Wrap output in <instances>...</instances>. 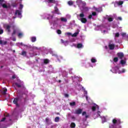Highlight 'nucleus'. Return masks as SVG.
Returning <instances> with one entry per match:
<instances>
[{"instance_id":"obj_1","label":"nucleus","mask_w":128,"mask_h":128,"mask_svg":"<svg viewBox=\"0 0 128 128\" xmlns=\"http://www.w3.org/2000/svg\"><path fill=\"white\" fill-rule=\"evenodd\" d=\"M76 4L80 8V10L82 11L81 14L77 16L79 20H80L82 24H86V22H88V20H86V18H84V12H86L88 10V8L87 7H86V2H82V0H77L76 1Z\"/></svg>"},{"instance_id":"obj_2","label":"nucleus","mask_w":128,"mask_h":128,"mask_svg":"<svg viewBox=\"0 0 128 128\" xmlns=\"http://www.w3.org/2000/svg\"><path fill=\"white\" fill-rule=\"evenodd\" d=\"M3 27L5 28L8 34H12V36H14L15 34L20 32L18 28L14 24H3Z\"/></svg>"},{"instance_id":"obj_3","label":"nucleus","mask_w":128,"mask_h":128,"mask_svg":"<svg viewBox=\"0 0 128 128\" xmlns=\"http://www.w3.org/2000/svg\"><path fill=\"white\" fill-rule=\"evenodd\" d=\"M120 119L115 118L112 119V123L109 126L110 128H120Z\"/></svg>"},{"instance_id":"obj_4","label":"nucleus","mask_w":128,"mask_h":128,"mask_svg":"<svg viewBox=\"0 0 128 128\" xmlns=\"http://www.w3.org/2000/svg\"><path fill=\"white\" fill-rule=\"evenodd\" d=\"M110 70L113 74H124V72H126V69L120 68V65L114 67Z\"/></svg>"},{"instance_id":"obj_5","label":"nucleus","mask_w":128,"mask_h":128,"mask_svg":"<svg viewBox=\"0 0 128 128\" xmlns=\"http://www.w3.org/2000/svg\"><path fill=\"white\" fill-rule=\"evenodd\" d=\"M91 108L92 112H97L98 116H100V111L98 112V106L96 104H91Z\"/></svg>"},{"instance_id":"obj_6","label":"nucleus","mask_w":128,"mask_h":128,"mask_svg":"<svg viewBox=\"0 0 128 128\" xmlns=\"http://www.w3.org/2000/svg\"><path fill=\"white\" fill-rule=\"evenodd\" d=\"M23 8H24V5L20 4V7H19L20 10H16L15 12L16 16H18V18H22V12Z\"/></svg>"},{"instance_id":"obj_7","label":"nucleus","mask_w":128,"mask_h":128,"mask_svg":"<svg viewBox=\"0 0 128 128\" xmlns=\"http://www.w3.org/2000/svg\"><path fill=\"white\" fill-rule=\"evenodd\" d=\"M2 2H4V0H0V4L4 8H6L7 10H10V8L11 6L10 4H2Z\"/></svg>"},{"instance_id":"obj_8","label":"nucleus","mask_w":128,"mask_h":128,"mask_svg":"<svg viewBox=\"0 0 128 128\" xmlns=\"http://www.w3.org/2000/svg\"><path fill=\"white\" fill-rule=\"evenodd\" d=\"M78 90H84V96H86V100H88V96H86V94H88V91L85 90L84 88V87L82 86V85L79 84L78 86H76Z\"/></svg>"},{"instance_id":"obj_9","label":"nucleus","mask_w":128,"mask_h":128,"mask_svg":"<svg viewBox=\"0 0 128 128\" xmlns=\"http://www.w3.org/2000/svg\"><path fill=\"white\" fill-rule=\"evenodd\" d=\"M42 16L43 18H47V20H52V18L53 16H50L48 14H43L42 15Z\"/></svg>"},{"instance_id":"obj_10","label":"nucleus","mask_w":128,"mask_h":128,"mask_svg":"<svg viewBox=\"0 0 128 128\" xmlns=\"http://www.w3.org/2000/svg\"><path fill=\"white\" fill-rule=\"evenodd\" d=\"M51 28H53L54 30L57 28L58 27V23L56 22H54V23L51 24Z\"/></svg>"},{"instance_id":"obj_11","label":"nucleus","mask_w":128,"mask_h":128,"mask_svg":"<svg viewBox=\"0 0 128 128\" xmlns=\"http://www.w3.org/2000/svg\"><path fill=\"white\" fill-rule=\"evenodd\" d=\"M100 28L101 29L102 32L103 34H106V32H108V29H106V28L104 26H100Z\"/></svg>"},{"instance_id":"obj_12","label":"nucleus","mask_w":128,"mask_h":128,"mask_svg":"<svg viewBox=\"0 0 128 128\" xmlns=\"http://www.w3.org/2000/svg\"><path fill=\"white\" fill-rule=\"evenodd\" d=\"M23 84V82H22L20 80H18V83H15V84L18 86V88H20L22 86Z\"/></svg>"},{"instance_id":"obj_13","label":"nucleus","mask_w":128,"mask_h":128,"mask_svg":"<svg viewBox=\"0 0 128 128\" xmlns=\"http://www.w3.org/2000/svg\"><path fill=\"white\" fill-rule=\"evenodd\" d=\"M120 63L123 66H126V59L124 58V60H122Z\"/></svg>"},{"instance_id":"obj_14","label":"nucleus","mask_w":128,"mask_h":128,"mask_svg":"<svg viewBox=\"0 0 128 128\" xmlns=\"http://www.w3.org/2000/svg\"><path fill=\"white\" fill-rule=\"evenodd\" d=\"M75 48H84V45L82 44H78L76 45H74Z\"/></svg>"},{"instance_id":"obj_15","label":"nucleus","mask_w":128,"mask_h":128,"mask_svg":"<svg viewBox=\"0 0 128 128\" xmlns=\"http://www.w3.org/2000/svg\"><path fill=\"white\" fill-rule=\"evenodd\" d=\"M4 118H2V120H1V122H4L6 120H8L10 117V115L8 114H4Z\"/></svg>"},{"instance_id":"obj_16","label":"nucleus","mask_w":128,"mask_h":128,"mask_svg":"<svg viewBox=\"0 0 128 128\" xmlns=\"http://www.w3.org/2000/svg\"><path fill=\"white\" fill-rule=\"evenodd\" d=\"M54 12L55 14H62V13H60V11L58 10V8L56 6L54 7Z\"/></svg>"},{"instance_id":"obj_17","label":"nucleus","mask_w":128,"mask_h":128,"mask_svg":"<svg viewBox=\"0 0 128 128\" xmlns=\"http://www.w3.org/2000/svg\"><path fill=\"white\" fill-rule=\"evenodd\" d=\"M82 112V109H78L75 110V112H74V114H80Z\"/></svg>"},{"instance_id":"obj_18","label":"nucleus","mask_w":128,"mask_h":128,"mask_svg":"<svg viewBox=\"0 0 128 128\" xmlns=\"http://www.w3.org/2000/svg\"><path fill=\"white\" fill-rule=\"evenodd\" d=\"M120 35L123 37V38H126V36L127 38V40H128V34H126V32H122L120 33Z\"/></svg>"},{"instance_id":"obj_19","label":"nucleus","mask_w":128,"mask_h":128,"mask_svg":"<svg viewBox=\"0 0 128 128\" xmlns=\"http://www.w3.org/2000/svg\"><path fill=\"white\" fill-rule=\"evenodd\" d=\"M110 50H114V44H110L108 45Z\"/></svg>"},{"instance_id":"obj_20","label":"nucleus","mask_w":128,"mask_h":128,"mask_svg":"<svg viewBox=\"0 0 128 128\" xmlns=\"http://www.w3.org/2000/svg\"><path fill=\"white\" fill-rule=\"evenodd\" d=\"M47 2L48 4H49V6H50V4H54L56 2L55 0H48Z\"/></svg>"},{"instance_id":"obj_21","label":"nucleus","mask_w":128,"mask_h":128,"mask_svg":"<svg viewBox=\"0 0 128 128\" xmlns=\"http://www.w3.org/2000/svg\"><path fill=\"white\" fill-rule=\"evenodd\" d=\"M118 57L120 58H122V57L124 56V53L120 52L118 53Z\"/></svg>"},{"instance_id":"obj_22","label":"nucleus","mask_w":128,"mask_h":128,"mask_svg":"<svg viewBox=\"0 0 128 128\" xmlns=\"http://www.w3.org/2000/svg\"><path fill=\"white\" fill-rule=\"evenodd\" d=\"M82 116H84L86 118H88L89 116V115L86 114V112H84L82 113Z\"/></svg>"},{"instance_id":"obj_23","label":"nucleus","mask_w":128,"mask_h":128,"mask_svg":"<svg viewBox=\"0 0 128 128\" xmlns=\"http://www.w3.org/2000/svg\"><path fill=\"white\" fill-rule=\"evenodd\" d=\"M61 22H68V19H66V18L64 17H62L60 18Z\"/></svg>"},{"instance_id":"obj_24","label":"nucleus","mask_w":128,"mask_h":128,"mask_svg":"<svg viewBox=\"0 0 128 128\" xmlns=\"http://www.w3.org/2000/svg\"><path fill=\"white\" fill-rule=\"evenodd\" d=\"M80 34V30H77L76 32L72 35V36H76Z\"/></svg>"},{"instance_id":"obj_25","label":"nucleus","mask_w":128,"mask_h":128,"mask_svg":"<svg viewBox=\"0 0 128 128\" xmlns=\"http://www.w3.org/2000/svg\"><path fill=\"white\" fill-rule=\"evenodd\" d=\"M100 118L102 120V122H106V116H100Z\"/></svg>"},{"instance_id":"obj_26","label":"nucleus","mask_w":128,"mask_h":128,"mask_svg":"<svg viewBox=\"0 0 128 128\" xmlns=\"http://www.w3.org/2000/svg\"><path fill=\"white\" fill-rule=\"evenodd\" d=\"M18 98H15L14 100V104H16L17 106H18Z\"/></svg>"},{"instance_id":"obj_27","label":"nucleus","mask_w":128,"mask_h":128,"mask_svg":"<svg viewBox=\"0 0 128 128\" xmlns=\"http://www.w3.org/2000/svg\"><path fill=\"white\" fill-rule=\"evenodd\" d=\"M90 60H91V62H92V64H94V62H97L96 59L94 57L92 58H91Z\"/></svg>"},{"instance_id":"obj_28","label":"nucleus","mask_w":128,"mask_h":128,"mask_svg":"<svg viewBox=\"0 0 128 128\" xmlns=\"http://www.w3.org/2000/svg\"><path fill=\"white\" fill-rule=\"evenodd\" d=\"M122 4H124V2L122 1L117 2H116L114 6H116V4H118V6H122Z\"/></svg>"},{"instance_id":"obj_29","label":"nucleus","mask_w":128,"mask_h":128,"mask_svg":"<svg viewBox=\"0 0 128 128\" xmlns=\"http://www.w3.org/2000/svg\"><path fill=\"white\" fill-rule=\"evenodd\" d=\"M0 44L4 46V44H6V41H2L0 40Z\"/></svg>"},{"instance_id":"obj_30","label":"nucleus","mask_w":128,"mask_h":128,"mask_svg":"<svg viewBox=\"0 0 128 128\" xmlns=\"http://www.w3.org/2000/svg\"><path fill=\"white\" fill-rule=\"evenodd\" d=\"M70 126L71 128H76V124H74V122H72Z\"/></svg>"},{"instance_id":"obj_31","label":"nucleus","mask_w":128,"mask_h":128,"mask_svg":"<svg viewBox=\"0 0 128 128\" xmlns=\"http://www.w3.org/2000/svg\"><path fill=\"white\" fill-rule=\"evenodd\" d=\"M95 10H96V12H100L102 10V8H96Z\"/></svg>"},{"instance_id":"obj_32","label":"nucleus","mask_w":128,"mask_h":128,"mask_svg":"<svg viewBox=\"0 0 128 128\" xmlns=\"http://www.w3.org/2000/svg\"><path fill=\"white\" fill-rule=\"evenodd\" d=\"M6 92H8L6 88H4L2 91L3 94H6Z\"/></svg>"},{"instance_id":"obj_33","label":"nucleus","mask_w":128,"mask_h":128,"mask_svg":"<svg viewBox=\"0 0 128 128\" xmlns=\"http://www.w3.org/2000/svg\"><path fill=\"white\" fill-rule=\"evenodd\" d=\"M16 46H26V45L24 44V43H22V42L16 43Z\"/></svg>"},{"instance_id":"obj_34","label":"nucleus","mask_w":128,"mask_h":128,"mask_svg":"<svg viewBox=\"0 0 128 128\" xmlns=\"http://www.w3.org/2000/svg\"><path fill=\"white\" fill-rule=\"evenodd\" d=\"M70 106H76V102H71L70 104Z\"/></svg>"},{"instance_id":"obj_35","label":"nucleus","mask_w":128,"mask_h":128,"mask_svg":"<svg viewBox=\"0 0 128 128\" xmlns=\"http://www.w3.org/2000/svg\"><path fill=\"white\" fill-rule=\"evenodd\" d=\"M24 36V34L22 32H19L18 34V38H22V36Z\"/></svg>"},{"instance_id":"obj_36","label":"nucleus","mask_w":128,"mask_h":128,"mask_svg":"<svg viewBox=\"0 0 128 128\" xmlns=\"http://www.w3.org/2000/svg\"><path fill=\"white\" fill-rule=\"evenodd\" d=\"M59 121H60V118L59 117H56L54 119V122H58Z\"/></svg>"},{"instance_id":"obj_37","label":"nucleus","mask_w":128,"mask_h":128,"mask_svg":"<svg viewBox=\"0 0 128 128\" xmlns=\"http://www.w3.org/2000/svg\"><path fill=\"white\" fill-rule=\"evenodd\" d=\"M36 37L32 38V42H36Z\"/></svg>"},{"instance_id":"obj_38","label":"nucleus","mask_w":128,"mask_h":128,"mask_svg":"<svg viewBox=\"0 0 128 128\" xmlns=\"http://www.w3.org/2000/svg\"><path fill=\"white\" fill-rule=\"evenodd\" d=\"M48 62H50V60L48 59H45L44 60V64H48Z\"/></svg>"},{"instance_id":"obj_39","label":"nucleus","mask_w":128,"mask_h":128,"mask_svg":"<svg viewBox=\"0 0 128 128\" xmlns=\"http://www.w3.org/2000/svg\"><path fill=\"white\" fill-rule=\"evenodd\" d=\"M70 18H71L70 15L68 14H67L66 15V20H70Z\"/></svg>"},{"instance_id":"obj_40","label":"nucleus","mask_w":128,"mask_h":128,"mask_svg":"<svg viewBox=\"0 0 128 128\" xmlns=\"http://www.w3.org/2000/svg\"><path fill=\"white\" fill-rule=\"evenodd\" d=\"M115 38H118L120 36V33L117 32L114 34Z\"/></svg>"},{"instance_id":"obj_41","label":"nucleus","mask_w":128,"mask_h":128,"mask_svg":"<svg viewBox=\"0 0 128 128\" xmlns=\"http://www.w3.org/2000/svg\"><path fill=\"white\" fill-rule=\"evenodd\" d=\"M74 4V2L70 0L68 2V4H69V6H72V4Z\"/></svg>"},{"instance_id":"obj_42","label":"nucleus","mask_w":128,"mask_h":128,"mask_svg":"<svg viewBox=\"0 0 128 128\" xmlns=\"http://www.w3.org/2000/svg\"><path fill=\"white\" fill-rule=\"evenodd\" d=\"M113 20L114 19L112 17H109L108 18V22H112Z\"/></svg>"},{"instance_id":"obj_43","label":"nucleus","mask_w":128,"mask_h":128,"mask_svg":"<svg viewBox=\"0 0 128 128\" xmlns=\"http://www.w3.org/2000/svg\"><path fill=\"white\" fill-rule=\"evenodd\" d=\"M22 56H26V52L25 51H23L22 54Z\"/></svg>"},{"instance_id":"obj_44","label":"nucleus","mask_w":128,"mask_h":128,"mask_svg":"<svg viewBox=\"0 0 128 128\" xmlns=\"http://www.w3.org/2000/svg\"><path fill=\"white\" fill-rule=\"evenodd\" d=\"M118 58H114V62H118Z\"/></svg>"},{"instance_id":"obj_45","label":"nucleus","mask_w":128,"mask_h":128,"mask_svg":"<svg viewBox=\"0 0 128 128\" xmlns=\"http://www.w3.org/2000/svg\"><path fill=\"white\" fill-rule=\"evenodd\" d=\"M56 32H57V34H62V31L60 30H57Z\"/></svg>"},{"instance_id":"obj_46","label":"nucleus","mask_w":128,"mask_h":128,"mask_svg":"<svg viewBox=\"0 0 128 128\" xmlns=\"http://www.w3.org/2000/svg\"><path fill=\"white\" fill-rule=\"evenodd\" d=\"M116 20H122V17H118Z\"/></svg>"},{"instance_id":"obj_47","label":"nucleus","mask_w":128,"mask_h":128,"mask_svg":"<svg viewBox=\"0 0 128 128\" xmlns=\"http://www.w3.org/2000/svg\"><path fill=\"white\" fill-rule=\"evenodd\" d=\"M64 44L65 46H68V42L66 41V42H64Z\"/></svg>"},{"instance_id":"obj_48","label":"nucleus","mask_w":128,"mask_h":128,"mask_svg":"<svg viewBox=\"0 0 128 128\" xmlns=\"http://www.w3.org/2000/svg\"><path fill=\"white\" fill-rule=\"evenodd\" d=\"M4 30L2 29H0V34H3Z\"/></svg>"},{"instance_id":"obj_49","label":"nucleus","mask_w":128,"mask_h":128,"mask_svg":"<svg viewBox=\"0 0 128 128\" xmlns=\"http://www.w3.org/2000/svg\"><path fill=\"white\" fill-rule=\"evenodd\" d=\"M118 25H116V24H114V26H113V28H118Z\"/></svg>"},{"instance_id":"obj_50","label":"nucleus","mask_w":128,"mask_h":128,"mask_svg":"<svg viewBox=\"0 0 128 128\" xmlns=\"http://www.w3.org/2000/svg\"><path fill=\"white\" fill-rule=\"evenodd\" d=\"M67 36H72V33L70 32H67L66 34Z\"/></svg>"},{"instance_id":"obj_51","label":"nucleus","mask_w":128,"mask_h":128,"mask_svg":"<svg viewBox=\"0 0 128 128\" xmlns=\"http://www.w3.org/2000/svg\"><path fill=\"white\" fill-rule=\"evenodd\" d=\"M92 16H96V12H93L92 13Z\"/></svg>"},{"instance_id":"obj_52","label":"nucleus","mask_w":128,"mask_h":128,"mask_svg":"<svg viewBox=\"0 0 128 128\" xmlns=\"http://www.w3.org/2000/svg\"><path fill=\"white\" fill-rule=\"evenodd\" d=\"M64 96L65 98H68V94H64Z\"/></svg>"},{"instance_id":"obj_53","label":"nucleus","mask_w":128,"mask_h":128,"mask_svg":"<svg viewBox=\"0 0 128 128\" xmlns=\"http://www.w3.org/2000/svg\"><path fill=\"white\" fill-rule=\"evenodd\" d=\"M92 18V14L89 15L88 18Z\"/></svg>"},{"instance_id":"obj_54","label":"nucleus","mask_w":128,"mask_h":128,"mask_svg":"<svg viewBox=\"0 0 128 128\" xmlns=\"http://www.w3.org/2000/svg\"><path fill=\"white\" fill-rule=\"evenodd\" d=\"M16 78V75H14L12 76V78Z\"/></svg>"},{"instance_id":"obj_55","label":"nucleus","mask_w":128,"mask_h":128,"mask_svg":"<svg viewBox=\"0 0 128 128\" xmlns=\"http://www.w3.org/2000/svg\"><path fill=\"white\" fill-rule=\"evenodd\" d=\"M16 38H12V40H13V42H16Z\"/></svg>"},{"instance_id":"obj_56","label":"nucleus","mask_w":128,"mask_h":128,"mask_svg":"<svg viewBox=\"0 0 128 128\" xmlns=\"http://www.w3.org/2000/svg\"><path fill=\"white\" fill-rule=\"evenodd\" d=\"M66 42H64L63 40H61V42H62V44H64Z\"/></svg>"},{"instance_id":"obj_57","label":"nucleus","mask_w":128,"mask_h":128,"mask_svg":"<svg viewBox=\"0 0 128 128\" xmlns=\"http://www.w3.org/2000/svg\"><path fill=\"white\" fill-rule=\"evenodd\" d=\"M66 42H64L63 40H61V42H62V44H64Z\"/></svg>"},{"instance_id":"obj_58","label":"nucleus","mask_w":128,"mask_h":128,"mask_svg":"<svg viewBox=\"0 0 128 128\" xmlns=\"http://www.w3.org/2000/svg\"><path fill=\"white\" fill-rule=\"evenodd\" d=\"M46 122H48V118H46Z\"/></svg>"},{"instance_id":"obj_59","label":"nucleus","mask_w":128,"mask_h":128,"mask_svg":"<svg viewBox=\"0 0 128 128\" xmlns=\"http://www.w3.org/2000/svg\"><path fill=\"white\" fill-rule=\"evenodd\" d=\"M104 48H106H106H108V46H105V47H104Z\"/></svg>"},{"instance_id":"obj_60","label":"nucleus","mask_w":128,"mask_h":128,"mask_svg":"<svg viewBox=\"0 0 128 128\" xmlns=\"http://www.w3.org/2000/svg\"><path fill=\"white\" fill-rule=\"evenodd\" d=\"M34 50L36 49V48H38L36 47H34Z\"/></svg>"},{"instance_id":"obj_61","label":"nucleus","mask_w":128,"mask_h":128,"mask_svg":"<svg viewBox=\"0 0 128 128\" xmlns=\"http://www.w3.org/2000/svg\"><path fill=\"white\" fill-rule=\"evenodd\" d=\"M70 70H72V68L70 69Z\"/></svg>"},{"instance_id":"obj_62","label":"nucleus","mask_w":128,"mask_h":128,"mask_svg":"<svg viewBox=\"0 0 128 128\" xmlns=\"http://www.w3.org/2000/svg\"><path fill=\"white\" fill-rule=\"evenodd\" d=\"M74 80H76V78H74Z\"/></svg>"},{"instance_id":"obj_63","label":"nucleus","mask_w":128,"mask_h":128,"mask_svg":"<svg viewBox=\"0 0 128 128\" xmlns=\"http://www.w3.org/2000/svg\"><path fill=\"white\" fill-rule=\"evenodd\" d=\"M59 82H60V80H59Z\"/></svg>"},{"instance_id":"obj_64","label":"nucleus","mask_w":128,"mask_h":128,"mask_svg":"<svg viewBox=\"0 0 128 128\" xmlns=\"http://www.w3.org/2000/svg\"><path fill=\"white\" fill-rule=\"evenodd\" d=\"M0 128H2V127L0 126Z\"/></svg>"}]
</instances>
